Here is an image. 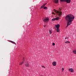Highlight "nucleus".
Segmentation results:
<instances>
[{"label":"nucleus","mask_w":76,"mask_h":76,"mask_svg":"<svg viewBox=\"0 0 76 76\" xmlns=\"http://www.w3.org/2000/svg\"><path fill=\"white\" fill-rule=\"evenodd\" d=\"M44 9H45V10H47V7H44Z\"/></svg>","instance_id":"2eb2a0df"},{"label":"nucleus","mask_w":76,"mask_h":76,"mask_svg":"<svg viewBox=\"0 0 76 76\" xmlns=\"http://www.w3.org/2000/svg\"><path fill=\"white\" fill-rule=\"evenodd\" d=\"M44 27H45V26H46L45 25H44Z\"/></svg>","instance_id":"4be33fe9"},{"label":"nucleus","mask_w":76,"mask_h":76,"mask_svg":"<svg viewBox=\"0 0 76 76\" xmlns=\"http://www.w3.org/2000/svg\"><path fill=\"white\" fill-rule=\"evenodd\" d=\"M52 33V31H51V30H49V34H51Z\"/></svg>","instance_id":"f3484780"},{"label":"nucleus","mask_w":76,"mask_h":76,"mask_svg":"<svg viewBox=\"0 0 76 76\" xmlns=\"http://www.w3.org/2000/svg\"><path fill=\"white\" fill-rule=\"evenodd\" d=\"M52 64L53 66H56V65H57V63L56 61L53 62L52 63Z\"/></svg>","instance_id":"6e6552de"},{"label":"nucleus","mask_w":76,"mask_h":76,"mask_svg":"<svg viewBox=\"0 0 76 76\" xmlns=\"http://www.w3.org/2000/svg\"><path fill=\"white\" fill-rule=\"evenodd\" d=\"M23 61H24V60H23V59H24V58H23Z\"/></svg>","instance_id":"b1692460"},{"label":"nucleus","mask_w":76,"mask_h":76,"mask_svg":"<svg viewBox=\"0 0 76 76\" xmlns=\"http://www.w3.org/2000/svg\"><path fill=\"white\" fill-rule=\"evenodd\" d=\"M73 53L75 54H76V50H74L73 51Z\"/></svg>","instance_id":"f8f14e48"},{"label":"nucleus","mask_w":76,"mask_h":76,"mask_svg":"<svg viewBox=\"0 0 76 76\" xmlns=\"http://www.w3.org/2000/svg\"><path fill=\"white\" fill-rule=\"evenodd\" d=\"M55 26L56 28L57 29H58L60 28V24L55 25Z\"/></svg>","instance_id":"423d86ee"},{"label":"nucleus","mask_w":76,"mask_h":76,"mask_svg":"<svg viewBox=\"0 0 76 76\" xmlns=\"http://www.w3.org/2000/svg\"><path fill=\"white\" fill-rule=\"evenodd\" d=\"M12 43L14 44H15V45H16V44L15 42H12Z\"/></svg>","instance_id":"a211bd4d"},{"label":"nucleus","mask_w":76,"mask_h":76,"mask_svg":"<svg viewBox=\"0 0 76 76\" xmlns=\"http://www.w3.org/2000/svg\"><path fill=\"white\" fill-rule=\"evenodd\" d=\"M58 19H59V17H57V18H53V19H52V20L53 21H54V20H58Z\"/></svg>","instance_id":"1a4fd4ad"},{"label":"nucleus","mask_w":76,"mask_h":76,"mask_svg":"<svg viewBox=\"0 0 76 76\" xmlns=\"http://www.w3.org/2000/svg\"><path fill=\"white\" fill-rule=\"evenodd\" d=\"M69 70L70 72H74V69H73V68L69 69Z\"/></svg>","instance_id":"0eeeda50"},{"label":"nucleus","mask_w":76,"mask_h":76,"mask_svg":"<svg viewBox=\"0 0 76 76\" xmlns=\"http://www.w3.org/2000/svg\"><path fill=\"white\" fill-rule=\"evenodd\" d=\"M53 45H55V43H53Z\"/></svg>","instance_id":"412c9836"},{"label":"nucleus","mask_w":76,"mask_h":76,"mask_svg":"<svg viewBox=\"0 0 76 76\" xmlns=\"http://www.w3.org/2000/svg\"><path fill=\"white\" fill-rule=\"evenodd\" d=\"M61 9H62V8H61Z\"/></svg>","instance_id":"393cba45"},{"label":"nucleus","mask_w":76,"mask_h":76,"mask_svg":"<svg viewBox=\"0 0 76 76\" xmlns=\"http://www.w3.org/2000/svg\"><path fill=\"white\" fill-rule=\"evenodd\" d=\"M53 2L54 3L57 4L58 2V0H54Z\"/></svg>","instance_id":"9d476101"},{"label":"nucleus","mask_w":76,"mask_h":76,"mask_svg":"<svg viewBox=\"0 0 76 76\" xmlns=\"http://www.w3.org/2000/svg\"><path fill=\"white\" fill-rule=\"evenodd\" d=\"M25 66L26 67H29V63L27 61L25 63Z\"/></svg>","instance_id":"39448f33"},{"label":"nucleus","mask_w":76,"mask_h":76,"mask_svg":"<svg viewBox=\"0 0 76 76\" xmlns=\"http://www.w3.org/2000/svg\"><path fill=\"white\" fill-rule=\"evenodd\" d=\"M47 4V3H46L45 4L43 5L41 7L40 9H42V8H43V7H44V6H45V5H46V4Z\"/></svg>","instance_id":"9b49d317"},{"label":"nucleus","mask_w":76,"mask_h":76,"mask_svg":"<svg viewBox=\"0 0 76 76\" xmlns=\"http://www.w3.org/2000/svg\"><path fill=\"white\" fill-rule=\"evenodd\" d=\"M60 1H64V2H66L67 3H70L71 0H60Z\"/></svg>","instance_id":"20e7f679"},{"label":"nucleus","mask_w":76,"mask_h":76,"mask_svg":"<svg viewBox=\"0 0 76 76\" xmlns=\"http://www.w3.org/2000/svg\"><path fill=\"white\" fill-rule=\"evenodd\" d=\"M70 42L69 41H66L65 42V43H66V44H69V43H70Z\"/></svg>","instance_id":"ddd939ff"},{"label":"nucleus","mask_w":76,"mask_h":76,"mask_svg":"<svg viewBox=\"0 0 76 76\" xmlns=\"http://www.w3.org/2000/svg\"><path fill=\"white\" fill-rule=\"evenodd\" d=\"M43 20L45 23L48 22L49 21V18L48 17L45 18L44 19H43Z\"/></svg>","instance_id":"7ed1b4c3"},{"label":"nucleus","mask_w":76,"mask_h":76,"mask_svg":"<svg viewBox=\"0 0 76 76\" xmlns=\"http://www.w3.org/2000/svg\"><path fill=\"white\" fill-rule=\"evenodd\" d=\"M23 61L22 62H21L20 63L19 65H21L22 64H23Z\"/></svg>","instance_id":"dca6fc26"},{"label":"nucleus","mask_w":76,"mask_h":76,"mask_svg":"<svg viewBox=\"0 0 76 76\" xmlns=\"http://www.w3.org/2000/svg\"><path fill=\"white\" fill-rule=\"evenodd\" d=\"M54 11L55 12L56 14H57V15H58V16H59V17L60 16H61V8H60V10H59V12L58 11L56 12V10H54Z\"/></svg>","instance_id":"f03ea898"},{"label":"nucleus","mask_w":76,"mask_h":76,"mask_svg":"<svg viewBox=\"0 0 76 76\" xmlns=\"http://www.w3.org/2000/svg\"><path fill=\"white\" fill-rule=\"evenodd\" d=\"M65 39H67V37H65Z\"/></svg>","instance_id":"5701e85b"},{"label":"nucleus","mask_w":76,"mask_h":76,"mask_svg":"<svg viewBox=\"0 0 76 76\" xmlns=\"http://www.w3.org/2000/svg\"><path fill=\"white\" fill-rule=\"evenodd\" d=\"M62 72H63V71H64V68H62Z\"/></svg>","instance_id":"aec40b11"},{"label":"nucleus","mask_w":76,"mask_h":76,"mask_svg":"<svg viewBox=\"0 0 76 76\" xmlns=\"http://www.w3.org/2000/svg\"><path fill=\"white\" fill-rule=\"evenodd\" d=\"M42 67H44V69H45V66H42Z\"/></svg>","instance_id":"6ab92c4d"},{"label":"nucleus","mask_w":76,"mask_h":76,"mask_svg":"<svg viewBox=\"0 0 76 76\" xmlns=\"http://www.w3.org/2000/svg\"><path fill=\"white\" fill-rule=\"evenodd\" d=\"M74 19H75V16L72 14H69L66 16L65 19L67 22L66 28L71 24L72 22L73 21Z\"/></svg>","instance_id":"f257e3e1"},{"label":"nucleus","mask_w":76,"mask_h":76,"mask_svg":"<svg viewBox=\"0 0 76 76\" xmlns=\"http://www.w3.org/2000/svg\"><path fill=\"white\" fill-rule=\"evenodd\" d=\"M57 32H60V29L59 28L58 29H57Z\"/></svg>","instance_id":"4468645a"}]
</instances>
